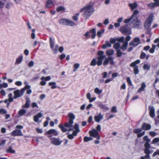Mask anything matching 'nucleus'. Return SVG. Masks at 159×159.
Here are the masks:
<instances>
[{"label": "nucleus", "instance_id": "obj_1", "mask_svg": "<svg viewBox=\"0 0 159 159\" xmlns=\"http://www.w3.org/2000/svg\"><path fill=\"white\" fill-rule=\"evenodd\" d=\"M97 55L98 56L97 57V59L95 58H93L92 60L90 63V66H95L97 65L98 66L102 65L103 63V65L104 66L107 65L109 62L111 65L114 64L113 58L112 57H109L106 58L103 62V59L105 57V56L104 55V52L101 50L98 51L97 53Z\"/></svg>", "mask_w": 159, "mask_h": 159}, {"label": "nucleus", "instance_id": "obj_2", "mask_svg": "<svg viewBox=\"0 0 159 159\" xmlns=\"http://www.w3.org/2000/svg\"><path fill=\"white\" fill-rule=\"evenodd\" d=\"M139 13V11L138 10H134L133 14L130 18L125 20L124 23H129V25H130L132 28L139 29L141 24V22L136 16Z\"/></svg>", "mask_w": 159, "mask_h": 159}, {"label": "nucleus", "instance_id": "obj_3", "mask_svg": "<svg viewBox=\"0 0 159 159\" xmlns=\"http://www.w3.org/2000/svg\"><path fill=\"white\" fill-rule=\"evenodd\" d=\"M94 4L93 3L90 2L89 4L84 6L80 10V12L85 10L83 16L86 19H88L91 15L92 13L94 11L93 7Z\"/></svg>", "mask_w": 159, "mask_h": 159}, {"label": "nucleus", "instance_id": "obj_4", "mask_svg": "<svg viewBox=\"0 0 159 159\" xmlns=\"http://www.w3.org/2000/svg\"><path fill=\"white\" fill-rule=\"evenodd\" d=\"M153 15H151L145 21L144 24V27L145 29L148 30L147 33L149 34L151 30L150 29V27L151 25V24L153 20Z\"/></svg>", "mask_w": 159, "mask_h": 159}, {"label": "nucleus", "instance_id": "obj_5", "mask_svg": "<svg viewBox=\"0 0 159 159\" xmlns=\"http://www.w3.org/2000/svg\"><path fill=\"white\" fill-rule=\"evenodd\" d=\"M60 24L73 26L75 25V23L70 20L66 19H61L59 21Z\"/></svg>", "mask_w": 159, "mask_h": 159}, {"label": "nucleus", "instance_id": "obj_6", "mask_svg": "<svg viewBox=\"0 0 159 159\" xmlns=\"http://www.w3.org/2000/svg\"><path fill=\"white\" fill-rule=\"evenodd\" d=\"M120 31L125 35H130L131 34V30L127 25H125L121 27Z\"/></svg>", "mask_w": 159, "mask_h": 159}, {"label": "nucleus", "instance_id": "obj_7", "mask_svg": "<svg viewBox=\"0 0 159 159\" xmlns=\"http://www.w3.org/2000/svg\"><path fill=\"white\" fill-rule=\"evenodd\" d=\"M140 60H137L134 61L131 63L130 65V67H134V73L135 75L138 74L139 73V70L138 67L136 65L137 64H139L140 62Z\"/></svg>", "mask_w": 159, "mask_h": 159}, {"label": "nucleus", "instance_id": "obj_8", "mask_svg": "<svg viewBox=\"0 0 159 159\" xmlns=\"http://www.w3.org/2000/svg\"><path fill=\"white\" fill-rule=\"evenodd\" d=\"M49 43L50 48L52 50L54 53H57L58 52L59 46L58 45H56L54 48V41L51 37L49 38Z\"/></svg>", "mask_w": 159, "mask_h": 159}, {"label": "nucleus", "instance_id": "obj_9", "mask_svg": "<svg viewBox=\"0 0 159 159\" xmlns=\"http://www.w3.org/2000/svg\"><path fill=\"white\" fill-rule=\"evenodd\" d=\"M89 134L90 136L94 138H96L97 139L99 140L100 138V136L99 132L95 129H93L91 131H89Z\"/></svg>", "mask_w": 159, "mask_h": 159}, {"label": "nucleus", "instance_id": "obj_10", "mask_svg": "<svg viewBox=\"0 0 159 159\" xmlns=\"http://www.w3.org/2000/svg\"><path fill=\"white\" fill-rule=\"evenodd\" d=\"M142 130L143 129L142 128V127H141V128H136L134 129L133 132L134 133L137 134V137L140 138L142 136H143L145 134V131H144L141 133Z\"/></svg>", "mask_w": 159, "mask_h": 159}, {"label": "nucleus", "instance_id": "obj_11", "mask_svg": "<svg viewBox=\"0 0 159 159\" xmlns=\"http://www.w3.org/2000/svg\"><path fill=\"white\" fill-rule=\"evenodd\" d=\"M24 93V90L23 89H21L20 90H17L13 92L14 94L13 98L16 99L20 97L23 95Z\"/></svg>", "mask_w": 159, "mask_h": 159}, {"label": "nucleus", "instance_id": "obj_12", "mask_svg": "<svg viewBox=\"0 0 159 159\" xmlns=\"http://www.w3.org/2000/svg\"><path fill=\"white\" fill-rule=\"evenodd\" d=\"M89 33L91 34V38L92 39H94L96 35V29L95 28H93L89 32H87L84 34V36L86 37H87L89 36Z\"/></svg>", "mask_w": 159, "mask_h": 159}, {"label": "nucleus", "instance_id": "obj_13", "mask_svg": "<svg viewBox=\"0 0 159 159\" xmlns=\"http://www.w3.org/2000/svg\"><path fill=\"white\" fill-rule=\"evenodd\" d=\"M40 79L42 81L40 82V85L42 86H44L46 84V81L50 80L51 79V77L49 76L46 77L42 76L41 78Z\"/></svg>", "mask_w": 159, "mask_h": 159}, {"label": "nucleus", "instance_id": "obj_14", "mask_svg": "<svg viewBox=\"0 0 159 159\" xmlns=\"http://www.w3.org/2000/svg\"><path fill=\"white\" fill-rule=\"evenodd\" d=\"M11 135L14 136H22L23 134L21 130L17 129L13 130L11 133Z\"/></svg>", "mask_w": 159, "mask_h": 159}, {"label": "nucleus", "instance_id": "obj_15", "mask_svg": "<svg viewBox=\"0 0 159 159\" xmlns=\"http://www.w3.org/2000/svg\"><path fill=\"white\" fill-rule=\"evenodd\" d=\"M51 143L54 145L58 146L60 145L62 142H63L62 141H60L59 140V138H52L51 139Z\"/></svg>", "mask_w": 159, "mask_h": 159}, {"label": "nucleus", "instance_id": "obj_16", "mask_svg": "<svg viewBox=\"0 0 159 159\" xmlns=\"http://www.w3.org/2000/svg\"><path fill=\"white\" fill-rule=\"evenodd\" d=\"M45 135H50L51 134H53V135L56 136L58 134V133L57 132V130L54 129H52L49 130L48 131H47L45 134Z\"/></svg>", "mask_w": 159, "mask_h": 159}, {"label": "nucleus", "instance_id": "obj_17", "mask_svg": "<svg viewBox=\"0 0 159 159\" xmlns=\"http://www.w3.org/2000/svg\"><path fill=\"white\" fill-rule=\"evenodd\" d=\"M149 110V114L152 118H154L155 116V109L153 106H149L148 107Z\"/></svg>", "mask_w": 159, "mask_h": 159}, {"label": "nucleus", "instance_id": "obj_18", "mask_svg": "<svg viewBox=\"0 0 159 159\" xmlns=\"http://www.w3.org/2000/svg\"><path fill=\"white\" fill-rule=\"evenodd\" d=\"M141 127L143 130H148L151 129V126L149 124L143 123Z\"/></svg>", "mask_w": 159, "mask_h": 159}, {"label": "nucleus", "instance_id": "obj_19", "mask_svg": "<svg viewBox=\"0 0 159 159\" xmlns=\"http://www.w3.org/2000/svg\"><path fill=\"white\" fill-rule=\"evenodd\" d=\"M59 127L61 129V131L62 132L65 133L66 131H70L73 130V129L70 128H69L68 129L65 128H64L63 125L61 124H60L59 125Z\"/></svg>", "mask_w": 159, "mask_h": 159}, {"label": "nucleus", "instance_id": "obj_20", "mask_svg": "<svg viewBox=\"0 0 159 159\" xmlns=\"http://www.w3.org/2000/svg\"><path fill=\"white\" fill-rule=\"evenodd\" d=\"M103 118V116L101 113H99L98 115L95 116L94 117V119L97 122L99 123L101 120Z\"/></svg>", "mask_w": 159, "mask_h": 159}, {"label": "nucleus", "instance_id": "obj_21", "mask_svg": "<svg viewBox=\"0 0 159 159\" xmlns=\"http://www.w3.org/2000/svg\"><path fill=\"white\" fill-rule=\"evenodd\" d=\"M42 114L41 112H39L37 115L34 116V121L36 122H40V121H39V119L41 118L42 116Z\"/></svg>", "mask_w": 159, "mask_h": 159}, {"label": "nucleus", "instance_id": "obj_22", "mask_svg": "<svg viewBox=\"0 0 159 159\" xmlns=\"http://www.w3.org/2000/svg\"><path fill=\"white\" fill-rule=\"evenodd\" d=\"M54 6L53 2L51 0H48L46 2V5L45 8L47 7L51 8Z\"/></svg>", "mask_w": 159, "mask_h": 159}, {"label": "nucleus", "instance_id": "obj_23", "mask_svg": "<svg viewBox=\"0 0 159 159\" xmlns=\"http://www.w3.org/2000/svg\"><path fill=\"white\" fill-rule=\"evenodd\" d=\"M74 123V122H71L70 121H69L68 122L65 123L63 125L64 128H71L73 127V124Z\"/></svg>", "mask_w": 159, "mask_h": 159}, {"label": "nucleus", "instance_id": "obj_24", "mask_svg": "<svg viewBox=\"0 0 159 159\" xmlns=\"http://www.w3.org/2000/svg\"><path fill=\"white\" fill-rule=\"evenodd\" d=\"M146 87V85L144 82H143L140 88L137 91L138 93H140L141 91H143L145 90V88Z\"/></svg>", "mask_w": 159, "mask_h": 159}, {"label": "nucleus", "instance_id": "obj_25", "mask_svg": "<svg viewBox=\"0 0 159 159\" xmlns=\"http://www.w3.org/2000/svg\"><path fill=\"white\" fill-rule=\"evenodd\" d=\"M68 116L69 118V121L74 122L73 120L75 118V116L73 113L69 112L68 114Z\"/></svg>", "mask_w": 159, "mask_h": 159}, {"label": "nucleus", "instance_id": "obj_26", "mask_svg": "<svg viewBox=\"0 0 159 159\" xmlns=\"http://www.w3.org/2000/svg\"><path fill=\"white\" fill-rule=\"evenodd\" d=\"M129 6L130 7L131 10H133L137 8V4L136 2H134L133 3H129Z\"/></svg>", "mask_w": 159, "mask_h": 159}, {"label": "nucleus", "instance_id": "obj_27", "mask_svg": "<svg viewBox=\"0 0 159 159\" xmlns=\"http://www.w3.org/2000/svg\"><path fill=\"white\" fill-rule=\"evenodd\" d=\"M56 11L57 12H59L61 11H64L65 10V8L62 6H58L56 8Z\"/></svg>", "mask_w": 159, "mask_h": 159}, {"label": "nucleus", "instance_id": "obj_28", "mask_svg": "<svg viewBox=\"0 0 159 159\" xmlns=\"http://www.w3.org/2000/svg\"><path fill=\"white\" fill-rule=\"evenodd\" d=\"M49 86H51V88L53 89L57 88L56 84L55 82H50L48 84Z\"/></svg>", "mask_w": 159, "mask_h": 159}, {"label": "nucleus", "instance_id": "obj_29", "mask_svg": "<svg viewBox=\"0 0 159 159\" xmlns=\"http://www.w3.org/2000/svg\"><path fill=\"white\" fill-rule=\"evenodd\" d=\"M128 45V42H125L123 44V45L120 48L123 51H125L127 48Z\"/></svg>", "mask_w": 159, "mask_h": 159}, {"label": "nucleus", "instance_id": "obj_30", "mask_svg": "<svg viewBox=\"0 0 159 159\" xmlns=\"http://www.w3.org/2000/svg\"><path fill=\"white\" fill-rule=\"evenodd\" d=\"M23 56L22 55H20L18 58L16 59V63L17 64H20L22 61Z\"/></svg>", "mask_w": 159, "mask_h": 159}, {"label": "nucleus", "instance_id": "obj_31", "mask_svg": "<svg viewBox=\"0 0 159 159\" xmlns=\"http://www.w3.org/2000/svg\"><path fill=\"white\" fill-rule=\"evenodd\" d=\"M26 110L25 109H21L18 112V114L20 116H22L26 113Z\"/></svg>", "mask_w": 159, "mask_h": 159}, {"label": "nucleus", "instance_id": "obj_32", "mask_svg": "<svg viewBox=\"0 0 159 159\" xmlns=\"http://www.w3.org/2000/svg\"><path fill=\"white\" fill-rule=\"evenodd\" d=\"M156 46L154 44H153L152 45V47L151 48H150L149 50V52L151 53H153L155 50V49L156 48Z\"/></svg>", "mask_w": 159, "mask_h": 159}, {"label": "nucleus", "instance_id": "obj_33", "mask_svg": "<svg viewBox=\"0 0 159 159\" xmlns=\"http://www.w3.org/2000/svg\"><path fill=\"white\" fill-rule=\"evenodd\" d=\"M116 56L117 57H120L122 54H123L124 55L125 54V53L122 52L120 50H116Z\"/></svg>", "mask_w": 159, "mask_h": 159}, {"label": "nucleus", "instance_id": "obj_34", "mask_svg": "<svg viewBox=\"0 0 159 159\" xmlns=\"http://www.w3.org/2000/svg\"><path fill=\"white\" fill-rule=\"evenodd\" d=\"M104 30L102 29L100 31H98L97 35L98 37H100L102 36V34L104 32Z\"/></svg>", "mask_w": 159, "mask_h": 159}, {"label": "nucleus", "instance_id": "obj_35", "mask_svg": "<svg viewBox=\"0 0 159 159\" xmlns=\"http://www.w3.org/2000/svg\"><path fill=\"white\" fill-rule=\"evenodd\" d=\"M148 7L151 9H152L156 6L154 3H151L148 4Z\"/></svg>", "mask_w": 159, "mask_h": 159}, {"label": "nucleus", "instance_id": "obj_36", "mask_svg": "<svg viewBox=\"0 0 159 159\" xmlns=\"http://www.w3.org/2000/svg\"><path fill=\"white\" fill-rule=\"evenodd\" d=\"M7 152L8 153H10L12 154H14L15 153V151L13 150L11 147H9L8 149L7 150Z\"/></svg>", "mask_w": 159, "mask_h": 159}, {"label": "nucleus", "instance_id": "obj_37", "mask_svg": "<svg viewBox=\"0 0 159 159\" xmlns=\"http://www.w3.org/2000/svg\"><path fill=\"white\" fill-rule=\"evenodd\" d=\"M102 92V90H100L98 88H96L94 89V92L95 93L99 94H100Z\"/></svg>", "mask_w": 159, "mask_h": 159}, {"label": "nucleus", "instance_id": "obj_38", "mask_svg": "<svg viewBox=\"0 0 159 159\" xmlns=\"http://www.w3.org/2000/svg\"><path fill=\"white\" fill-rule=\"evenodd\" d=\"M133 41L136 43L138 44V45L139 44L141 43L140 42V39L138 37L134 38Z\"/></svg>", "mask_w": 159, "mask_h": 159}, {"label": "nucleus", "instance_id": "obj_39", "mask_svg": "<svg viewBox=\"0 0 159 159\" xmlns=\"http://www.w3.org/2000/svg\"><path fill=\"white\" fill-rule=\"evenodd\" d=\"M92 139L93 138L91 137L85 136L84 138V142H87Z\"/></svg>", "mask_w": 159, "mask_h": 159}, {"label": "nucleus", "instance_id": "obj_40", "mask_svg": "<svg viewBox=\"0 0 159 159\" xmlns=\"http://www.w3.org/2000/svg\"><path fill=\"white\" fill-rule=\"evenodd\" d=\"M114 53V51L113 50L110 49L108 50L106 52V54L108 56H111Z\"/></svg>", "mask_w": 159, "mask_h": 159}, {"label": "nucleus", "instance_id": "obj_41", "mask_svg": "<svg viewBox=\"0 0 159 159\" xmlns=\"http://www.w3.org/2000/svg\"><path fill=\"white\" fill-rule=\"evenodd\" d=\"M80 67V64L78 63H75L74 65L73 71L75 72L77 70V69Z\"/></svg>", "mask_w": 159, "mask_h": 159}, {"label": "nucleus", "instance_id": "obj_42", "mask_svg": "<svg viewBox=\"0 0 159 159\" xmlns=\"http://www.w3.org/2000/svg\"><path fill=\"white\" fill-rule=\"evenodd\" d=\"M129 45V46H132L133 47H134L137 46L138 45V44L134 42L133 41H132L130 42Z\"/></svg>", "mask_w": 159, "mask_h": 159}, {"label": "nucleus", "instance_id": "obj_43", "mask_svg": "<svg viewBox=\"0 0 159 159\" xmlns=\"http://www.w3.org/2000/svg\"><path fill=\"white\" fill-rule=\"evenodd\" d=\"M146 57V54L143 52H142L140 56V58L141 59H143L145 58Z\"/></svg>", "mask_w": 159, "mask_h": 159}, {"label": "nucleus", "instance_id": "obj_44", "mask_svg": "<svg viewBox=\"0 0 159 159\" xmlns=\"http://www.w3.org/2000/svg\"><path fill=\"white\" fill-rule=\"evenodd\" d=\"M150 66L149 65H148L147 64H145L144 65L143 68V69L144 70H148L150 69Z\"/></svg>", "mask_w": 159, "mask_h": 159}, {"label": "nucleus", "instance_id": "obj_45", "mask_svg": "<svg viewBox=\"0 0 159 159\" xmlns=\"http://www.w3.org/2000/svg\"><path fill=\"white\" fill-rule=\"evenodd\" d=\"M114 48L116 50H119L118 49L120 47V44L119 43H115L114 45Z\"/></svg>", "mask_w": 159, "mask_h": 159}, {"label": "nucleus", "instance_id": "obj_46", "mask_svg": "<svg viewBox=\"0 0 159 159\" xmlns=\"http://www.w3.org/2000/svg\"><path fill=\"white\" fill-rule=\"evenodd\" d=\"M126 81H127V82L128 84L129 85L133 86V85L132 84L131 81L130 79V77H127L126 78Z\"/></svg>", "mask_w": 159, "mask_h": 159}, {"label": "nucleus", "instance_id": "obj_47", "mask_svg": "<svg viewBox=\"0 0 159 159\" xmlns=\"http://www.w3.org/2000/svg\"><path fill=\"white\" fill-rule=\"evenodd\" d=\"M117 41L121 43L123 42L124 40V38L123 37H122L120 38H116Z\"/></svg>", "mask_w": 159, "mask_h": 159}, {"label": "nucleus", "instance_id": "obj_48", "mask_svg": "<svg viewBox=\"0 0 159 159\" xmlns=\"http://www.w3.org/2000/svg\"><path fill=\"white\" fill-rule=\"evenodd\" d=\"M7 86V84L6 83H4L2 84H0V89H2V88H6Z\"/></svg>", "mask_w": 159, "mask_h": 159}, {"label": "nucleus", "instance_id": "obj_49", "mask_svg": "<svg viewBox=\"0 0 159 159\" xmlns=\"http://www.w3.org/2000/svg\"><path fill=\"white\" fill-rule=\"evenodd\" d=\"M143 139L144 141H146V142H149L150 141V139L148 138L147 135H146L143 137Z\"/></svg>", "mask_w": 159, "mask_h": 159}, {"label": "nucleus", "instance_id": "obj_50", "mask_svg": "<svg viewBox=\"0 0 159 159\" xmlns=\"http://www.w3.org/2000/svg\"><path fill=\"white\" fill-rule=\"evenodd\" d=\"M116 41H117V40H116V38H111L110 39V42L111 43H115Z\"/></svg>", "mask_w": 159, "mask_h": 159}, {"label": "nucleus", "instance_id": "obj_51", "mask_svg": "<svg viewBox=\"0 0 159 159\" xmlns=\"http://www.w3.org/2000/svg\"><path fill=\"white\" fill-rule=\"evenodd\" d=\"M159 141L158 138H156L154 139L152 141V143L154 144L157 143Z\"/></svg>", "mask_w": 159, "mask_h": 159}, {"label": "nucleus", "instance_id": "obj_52", "mask_svg": "<svg viewBox=\"0 0 159 159\" xmlns=\"http://www.w3.org/2000/svg\"><path fill=\"white\" fill-rule=\"evenodd\" d=\"M80 132V130H75L73 131L72 134L75 136H76L77 135L78 133Z\"/></svg>", "mask_w": 159, "mask_h": 159}, {"label": "nucleus", "instance_id": "obj_53", "mask_svg": "<svg viewBox=\"0 0 159 159\" xmlns=\"http://www.w3.org/2000/svg\"><path fill=\"white\" fill-rule=\"evenodd\" d=\"M144 147L145 148H149L150 147V145L149 142H146L144 144Z\"/></svg>", "mask_w": 159, "mask_h": 159}, {"label": "nucleus", "instance_id": "obj_54", "mask_svg": "<svg viewBox=\"0 0 159 159\" xmlns=\"http://www.w3.org/2000/svg\"><path fill=\"white\" fill-rule=\"evenodd\" d=\"M30 88V86L28 85H26L25 86V87L24 88L22 89H23L24 92L25 89H29Z\"/></svg>", "mask_w": 159, "mask_h": 159}, {"label": "nucleus", "instance_id": "obj_55", "mask_svg": "<svg viewBox=\"0 0 159 159\" xmlns=\"http://www.w3.org/2000/svg\"><path fill=\"white\" fill-rule=\"evenodd\" d=\"M74 135L72 134H69L67 135V138L70 139H72L74 138Z\"/></svg>", "mask_w": 159, "mask_h": 159}, {"label": "nucleus", "instance_id": "obj_56", "mask_svg": "<svg viewBox=\"0 0 159 159\" xmlns=\"http://www.w3.org/2000/svg\"><path fill=\"white\" fill-rule=\"evenodd\" d=\"M157 155H159V150H157V151L153 153L152 157H154Z\"/></svg>", "mask_w": 159, "mask_h": 159}, {"label": "nucleus", "instance_id": "obj_57", "mask_svg": "<svg viewBox=\"0 0 159 159\" xmlns=\"http://www.w3.org/2000/svg\"><path fill=\"white\" fill-rule=\"evenodd\" d=\"M144 152L146 154H150V151L149 150V148H145Z\"/></svg>", "mask_w": 159, "mask_h": 159}, {"label": "nucleus", "instance_id": "obj_58", "mask_svg": "<svg viewBox=\"0 0 159 159\" xmlns=\"http://www.w3.org/2000/svg\"><path fill=\"white\" fill-rule=\"evenodd\" d=\"M66 56V55L64 53H63L60 55V60H62Z\"/></svg>", "mask_w": 159, "mask_h": 159}, {"label": "nucleus", "instance_id": "obj_59", "mask_svg": "<svg viewBox=\"0 0 159 159\" xmlns=\"http://www.w3.org/2000/svg\"><path fill=\"white\" fill-rule=\"evenodd\" d=\"M74 129L75 130H80L79 128V125L77 124H75L74 125Z\"/></svg>", "mask_w": 159, "mask_h": 159}, {"label": "nucleus", "instance_id": "obj_60", "mask_svg": "<svg viewBox=\"0 0 159 159\" xmlns=\"http://www.w3.org/2000/svg\"><path fill=\"white\" fill-rule=\"evenodd\" d=\"M154 2L156 7L159 6V0H153Z\"/></svg>", "mask_w": 159, "mask_h": 159}, {"label": "nucleus", "instance_id": "obj_61", "mask_svg": "<svg viewBox=\"0 0 159 159\" xmlns=\"http://www.w3.org/2000/svg\"><path fill=\"white\" fill-rule=\"evenodd\" d=\"M149 134L152 137H154L156 135V133L153 131L150 132H149Z\"/></svg>", "mask_w": 159, "mask_h": 159}, {"label": "nucleus", "instance_id": "obj_62", "mask_svg": "<svg viewBox=\"0 0 159 159\" xmlns=\"http://www.w3.org/2000/svg\"><path fill=\"white\" fill-rule=\"evenodd\" d=\"M150 47L149 46H147L144 47L143 50L145 51H148L149 50Z\"/></svg>", "mask_w": 159, "mask_h": 159}, {"label": "nucleus", "instance_id": "obj_63", "mask_svg": "<svg viewBox=\"0 0 159 159\" xmlns=\"http://www.w3.org/2000/svg\"><path fill=\"white\" fill-rule=\"evenodd\" d=\"M15 84L17 86H20L22 85V83L21 81H17L15 82Z\"/></svg>", "mask_w": 159, "mask_h": 159}, {"label": "nucleus", "instance_id": "obj_64", "mask_svg": "<svg viewBox=\"0 0 159 159\" xmlns=\"http://www.w3.org/2000/svg\"><path fill=\"white\" fill-rule=\"evenodd\" d=\"M36 131L38 133H42L43 132V130L41 129L37 128L36 129Z\"/></svg>", "mask_w": 159, "mask_h": 159}]
</instances>
